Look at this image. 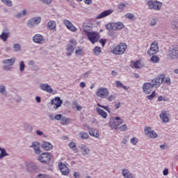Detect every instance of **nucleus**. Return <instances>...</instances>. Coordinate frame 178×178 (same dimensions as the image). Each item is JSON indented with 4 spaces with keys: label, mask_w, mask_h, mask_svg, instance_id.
I'll use <instances>...</instances> for the list:
<instances>
[{
    "label": "nucleus",
    "mask_w": 178,
    "mask_h": 178,
    "mask_svg": "<svg viewBox=\"0 0 178 178\" xmlns=\"http://www.w3.org/2000/svg\"><path fill=\"white\" fill-rule=\"evenodd\" d=\"M79 86H80L81 88H84L86 87V83L81 82Z\"/></svg>",
    "instance_id": "62"
},
{
    "label": "nucleus",
    "mask_w": 178,
    "mask_h": 178,
    "mask_svg": "<svg viewBox=\"0 0 178 178\" xmlns=\"http://www.w3.org/2000/svg\"><path fill=\"white\" fill-rule=\"evenodd\" d=\"M144 132L145 136L149 137L150 138H158V134L155 131L152 130L150 127H145L144 129Z\"/></svg>",
    "instance_id": "10"
},
{
    "label": "nucleus",
    "mask_w": 178,
    "mask_h": 178,
    "mask_svg": "<svg viewBox=\"0 0 178 178\" xmlns=\"http://www.w3.org/2000/svg\"><path fill=\"white\" fill-rule=\"evenodd\" d=\"M93 52L97 56H98L101 55V52H102V50H101V47L97 46L93 49Z\"/></svg>",
    "instance_id": "34"
},
{
    "label": "nucleus",
    "mask_w": 178,
    "mask_h": 178,
    "mask_svg": "<svg viewBox=\"0 0 178 178\" xmlns=\"http://www.w3.org/2000/svg\"><path fill=\"white\" fill-rule=\"evenodd\" d=\"M151 62H153L154 63H158V62H159V57L156 56H153L151 58H150Z\"/></svg>",
    "instance_id": "45"
},
{
    "label": "nucleus",
    "mask_w": 178,
    "mask_h": 178,
    "mask_svg": "<svg viewBox=\"0 0 178 178\" xmlns=\"http://www.w3.org/2000/svg\"><path fill=\"white\" fill-rule=\"evenodd\" d=\"M156 78L153 80H152L151 83H145L143 86V90L145 94H151L152 92V90L154 87L155 88H158L159 86L156 85Z\"/></svg>",
    "instance_id": "1"
},
{
    "label": "nucleus",
    "mask_w": 178,
    "mask_h": 178,
    "mask_svg": "<svg viewBox=\"0 0 178 178\" xmlns=\"http://www.w3.org/2000/svg\"><path fill=\"white\" fill-rule=\"evenodd\" d=\"M1 1L7 5V6H12V1L10 0H1Z\"/></svg>",
    "instance_id": "50"
},
{
    "label": "nucleus",
    "mask_w": 178,
    "mask_h": 178,
    "mask_svg": "<svg viewBox=\"0 0 178 178\" xmlns=\"http://www.w3.org/2000/svg\"><path fill=\"white\" fill-rule=\"evenodd\" d=\"M86 36L92 44H95V42L99 40V33H98V32L90 31V33H87Z\"/></svg>",
    "instance_id": "8"
},
{
    "label": "nucleus",
    "mask_w": 178,
    "mask_h": 178,
    "mask_svg": "<svg viewBox=\"0 0 178 178\" xmlns=\"http://www.w3.org/2000/svg\"><path fill=\"white\" fill-rule=\"evenodd\" d=\"M122 29H124V24L122 22H114V31H120V30H122Z\"/></svg>",
    "instance_id": "24"
},
{
    "label": "nucleus",
    "mask_w": 178,
    "mask_h": 178,
    "mask_svg": "<svg viewBox=\"0 0 178 178\" xmlns=\"http://www.w3.org/2000/svg\"><path fill=\"white\" fill-rule=\"evenodd\" d=\"M47 26L49 30H56V22L54 21H50L47 23Z\"/></svg>",
    "instance_id": "29"
},
{
    "label": "nucleus",
    "mask_w": 178,
    "mask_h": 178,
    "mask_svg": "<svg viewBox=\"0 0 178 178\" xmlns=\"http://www.w3.org/2000/svg\"><path fill=\"white\" fill-rule=\"evenodd\" d=\"M83 32L85 33V35H87L88 33L90 32V30L92 29V25L91 24L85 23L83 25Z\"/></svg>",
    "instance_id": "21"
},
{
    "label": "nucleus",
    "mask_w": 178,
    "mask_h": 178,
    "mask_svg": "<svg viewBox=\"0 0 178 178\" xmlns=\"http://www.w3.org/2000/svg\"><path fill=\"white\" fill-rule=\"evenodd\" d=\"M28 65L29 66H33L34 65V60H29V63H28Z\"/></svg>",
    "instance_id": "64"
},
{
    "label": "nucleus",
    "mask_w": 178,
    "mask_h": 178,
    "mask_svg": "<svg viewBox=\"0 0 178 178\" xmlns=\"http://www.w3.org/2000/svg\"><path fill=\"white\" fill-rule=\"evenodd\" d=\"M124 8H126V4L124 3H120L118 6V9L120 10V12H123Z\"/></svg>",
    "instance_id": "42"
},
{
    "label": "nucleus",
    "mask_w": 178,
    "mask_h": 178,
    "mask_svg": "<svg viewBox=\"0 0 178 178\" xmlns=\"http://www.w3.org/2000/svg\"><path fill=\"white\" fill-rule=\"evenodd\" d=\"M45 91L46 92H49V94H55V91L54 92V90L51 87V86L46 84L45 85Z\"/></svg>",
    "instance_id": "35"
},
{
    "label": "nucleus",
    "mask_w": 178,
    "mask_h": 178,
    "mask_svg": "<svg viewBox=\"0 0 178 178\" xmlns=\"http://www.w3.org/2000/svg\"><path fill=\"white\" fill-rule=\"evenodd\" d=\"M96 95L99 97V98H106V97L109 95V90H108L106 88L102 87L97 90Z\"/></svg>",
    "instance_id": "7"
},
{
    "label": "nucleus",
    "mask_w": 178,
    "mask_h": 178,
    "mask_svg": "<svg viewBox=\"0 0 178 178\" xmlns=\"http://www.w3.org/2000/svg\"><path fill=\"white\" fill-rule=\"evenodd\" d=\"M120 131H126L127 130V125L123 124L122 126L118 127Z\"/></svg>",
    "instance_id": "52"
},
{
    "label": "nucleus",
    "mask_w": 178,
    "mask_h": 178,
    "mask_svg": "<svg viewBox=\"0 0 178 178\" xmlns=\"http://www.w3.org/2000/svg\"><path fill=\"white\" fill-rule=\"evenodd\" d=\"M76 45H77V42L74 39H70L69 40V44L66 47L67 56H72V54L74 52Z\"/></svg>",
    "instance_id": "5"
},
{
    "label": "nucleus",
    "mask_w": 178,
    "mask_h": 178,
    "mask_svg": "<svg viewBox=\"0 0 178 178\" xmlns=\"http://www.w3.org/2000/svg\"><path fill=\"white\" fill-rule=\"evenodd\" d=\"M51 149H54V145L48 142H45V151H51Z\"/></svg>",
    "instance_id": "39"
},
{
    "label": "nucleus",
    "mask_w": 178,
    "mask_h": 178,
    "mask_svg": "<svg viewBox=\"0 0 178 178\" xmlns=\"http://www.w3.org/2000/svg\"><path fill=\"white\" fill-rule=\"evenodd\" d=\"M112 13H113V10H106L99 15H98L97 19H104V17H106V16L112 15Z\"/></svg>",
    "instance_id": "19"
},
{
    "label": "nucleus",
    "mask_w": 178,
    "mask_h": 178,
    "mask_svg": "<svg viewBox=\"0 0 178 178\" xmlns=\"http://www.w3.org/2000/svg\"><path fill=\"white\" fill-rule=\"evenodd\" d=\"M79 136H81V138L82 140H87L88 139V137H89L88 134L87 132H83V131L79 133Z\"/></svg>",
    "instance_id": "38"
},
{
    "label": "nucleus",
    "mask_w": 178,
    "mask_h": 178,
    "mask_svg": "<svg viewBox=\"0 0 178 178\" xmlns=\"http://www.w3.org/2000/svg\"><path fill=\"white\" fill-rule=\"evenodd\" d=\"M75 55L76 56H82V55H84V47L81 46L78 47L75 51Z\"/></svg>",
    "instance_id": "27"
},
{
    "label": "nucleus",
    "mask_w": 178,
    "mask_h": 178,
    "mask_svg": "<svg viewBox=\"0 0 178 178\" xmlns=\"http://www.w3.org/2000/svg\"><path fill=\"white\" fill-rule=\"evenodd\" d=\"M161 149H168V145H166V143H164L163 145H160Z\"/></svg>",
    "instance_id": "58"
},
{
    "label": "nucleus",
    "mask_w": 178,
    "mask_h": 178,
    "mask_svg": "<svg viewBox=\"0 0 178 178\" xmlns=\"http://www.w3.org/2000/svg\"><path fill=\"white\" fill-rule=\"evenodd\" d=\"M106 30H109V31H111V30H115V22L106 24Z\"/></svg>",
    "instance_id": "37"
},
{
    "label": "nucleus",
    "mask_w": 178,
    "mask_h": 178,
    "mask_svg": "<svg viewBox=\"0 0 178 178\" xmlns=\"http://www.w3.org/2000/svg\"><path fill=\"white\" fill-rule=\"evenodd\" d=\"M11 65H6L3 67L4 70H10Z\"/></svg>",
    "instance_id": "63"
},
{
    "label": "nucleus",
    "mask_w": 178,
    "mask_h": 178,
    "mask_svg": "<svg viewBox=\"0 0 178 178\" xmlns=\"http://www.w3.org/2000/svg\"><path fill=\"white\" fill-rule=\"evenodd\" d=\"M157 20L156 19H152L150 21V26H156Z\"/></svg>",
    "instance_id": "54"
},
{
    "label": "nucleus",
    "mask_w": 178,
    "mask_h": 178,
    "mask_svg": "<svg viewBox=\"0 0 178 178\" xmlns=\"http://www.w3.org/2000/svg\"><path fill=\"white\" fill-rule=\"evenodd\" d=\"M27 169L29 172H35V169H37V165L34 163H31L27 165Z\"/></svg>",
    "instance_id": "31"
},
{
    "label": "nucleus",
    "mask_w": 178,
    "mask_h": 178,
    "mask_svg": "<svg viewBox=\"0 0 178 178\" xmlns=\"http://www.w3.org/2000/svg\"><path fill=\"white\" fill-rule=\"evenodd\" d=\"M45 156H46V157H45L46 158V160H45L46 165H47L49 167L53 166L54 162L52 161V154H51V153L46 152Z\"/></svg>",
    "instance_id": "17"
},
{
    "label": "nucleus",
    "mask_w": 178,
    "mask_h": 178,
    "mask_svg": "<svg viewBox=\"0 0 178 178\" xmlns=\"http://www.w3.org/2000/svg\"><path fill=\"white\" fill-rule=\"evenodd\" d=\"M73 176H74V177H75V178H80V172H74L73 173Z\"/></svg>",
    "instance_id": "57"
},
{
    "label": "nucleus",
    "mask_w": 178,
    "mask_h": 178,
    "mask_svg": "<svg viewBox=\"0 0 178 178\" xmlns=\"http://www.w3.org/2000/svg\"><path fill=\"white\" fill-rule=\"evenodd\" d=\"M58 168H59L62 175H63V176H67V175H69V172H70L69 168H67V166H66V165H65V163H59Z\"/></svg>",
    "instance_id": "15"
},
{
    "label": "nucleus",
    "mask_w": 178,
    "mask_h": 178,
    "mask_svg": "<svg viewBox=\"0 0 178 178\" xmlns=\"http://www.w3.org/2000/svg\"><path fill=\"white\" fill-rule=\"evenodd\" d=\"M138 143V139L137 138H132L131 139V144H133V145H137Z\"/></svg>",
    "instance_id": "49"
},
{
    "label": "nucleus",
    "mask_w": 178,
    "mask_h": 178,
    "mask_svg": "<svg viewBox=\"0 0 178 178\" xmlns=\"http://www.w3.org/2000/svg\"><path fill=\"white\" fill-rule=\"evenodd\" d=\"M123 123V120L120 117H113L110 120L109 125L110 127L113 129H119V126Z\"/></svg>",
    "instance_id": "4"
},
{
    "label": "nucleus",
    "mask_w": 178,
    "mask_h": 178,
    "mask_svg": "<svg viewBox=\"0 0 178 178\" xmlns=\"http://www.w3.org/2000/svg\"><path fill=\"white\" fill-rule=\"evenodd\" d=\"M8 37H9V33H8L3 32L0 35V39L2 40L4 42L7 41Z\"/></svg>",
    "instance_id": "36"
},
{
    "label": "nucleus",
    "mask_w": 178,
    "mask_h": 178,
    "mask_svg": "<svg viewBox=\"0 0 178 178\" xmlns=\"http://www.w3.org/2000/svg\"><path fill=\"white\" fill-rule=\"evenodd\" d=\"M156 95L155 94V91H153L150 95L147 96V99H149L150 101H152V99H154V98H155Z\"/></svg>",
    "instance_id": "47"
},
{
    "label": "nucleus",
    "mask_w": 178,
    "mask_h": 178,
    "mask_svg": "<svg viewBox=\"0 0 178 178\" xmlns=\"http://www.w3.org/2000/svg\"><path fill=\"white\" fill-rule=\"evenodd\" d=\"M39 23H41V18L34 17L28 21L27 25H28V27H29V29H33V26L35 24H39Z\"/></svg>",
    "instance_id": "14"
},
{
    "label": "nucleus",
    "mask_w": 178,
    "mask_h": 178,
    "mask_svg": "<svg viewBox=\"0 0 178 178\" xmlns=\"http://www.w3.org/2000/svg\"><path fill=\"white\" fill-rule=\"evenodd\" d=\"M15 62H16V58L13 57L10 59H6L3 61L4 65H8L9 66H13L15 65Z\"/></svg>",
    "instance_id": "25"
},
{
    "label": "nucleus",
    "mask_w": 178,
    "mask_h": 178,
    "mask_svg": "<svg viewBox=\"0 0 178 178\" xmlns=\"http://www.w3.org/2000/svg\"><path fill=\"white\" fill-rule=\"evenodd\" d=\"M131 67H133L134 69H139L140 67V63L138 61L136 62H132L131 63Z\"/></svg>",
    "instance_id": "43"
},
{
    "label": "nucleus",
    "mask_w": 178,
    "mask_h": 178,
    "mask_svg": "<svg viewBox=\"0 0 178 178\" xmlns=\"http://www.w3.org/2000/svg\"><path fill=\"white\" fill-rule=\"evenodd\" d=\"M168 55L171 59L178 58V45L172 46L168 51Z\"/></svg>",
    "instance_id": "11"
},
{
    "label": "nucleus",
    "mask_w": 178,
    "mask_h": 178,
    "mask_svg": "<svg viewBox=\"0 0 178 178\" xmlns=\"http://www.w3.org/2000/svg\"><path fill=\"white\" fill-rule=\"evenodd\" d=\"M60 121L61 124H69V123H70V119L66 118L63 115H62Z\"/></svg>",
    "instance_id": "33"
},
{
    "label": "nucleus",
    "mask_w": 178,
    "mask_h": 178,
    "mask_svg": "<svg viewBox=\"0 0 178 178\" xmlns=\"http://www.w3.org/2000/svg\"><path fill=\"white\" fill-rule=\"evenodd\" d=\"M96 111L98 115H99V116H102V118H103L104 119H106V118H108V113H106V112H105L104 110L99 108H97Z\"/></svg>",
    "instance_id": "28"
},
{
    "label": "nucleus",
    "mask_w": 178,
    "mask_h": 178,
    "mask_svg": "<svg viewBox=\"0 0 178 178\" xmlns=\"http://www.w3.org/2000/svg\"><path fill=\"white\" fill-rule=\"evenodd\" d=\"M80 148L83 155H88L90 154V148L86 145H81Z\"/></svg>",
    "instance_id": "26"
},
{
    "label": "nucleus",
    "mask_w": 178,
    "mask_h": 178,
    "mask_svg": "<svg viewBox=\"0 0 178 178\" xmlns=\"http://www.w3.org/2000/svg\"><path fill=\"white\" fill-rule=\"evenodd\" d=\"M51 105H53V108L54 109H58V108H60L62 106V104H63V101L60 99V97H55L51 101Z\"/></svg>",
    "instance_id": "12"
},
{
    "label": "nucleus",
    "mask_w": 178,
    "mask_h": 178,
    "mask_svg": "<svg viewBox=\"0 0 178 178\" xmlns=\"http://www.w3.org/2000/svg\"><path fill=\"white\" fill-rule=\"evenodd\" d=\"M33 41L36 44H42L44 42V36L40 34H36L33 36Z\"/></svg>",
    "instance_id": "20"
},
{
    "label": "nucleus",
    "mask_w": 178,
    "mask_h": 178,
    "mask_svg": "<svg viewBox=\"0 0 178 178\" xmlns=\"http://www.w3.org/2000/svg\"><path fill=\"white\" fill-rule=\"evenodd\" d=\"M122 175L124 178H136L134 175H133V173H131L128 169H122Z\"/></svg>",
    "instance_id": "18"
},
{
    "label": "nucleus",
    "mask_w": 178,
    "mask_h": 178,
    "mask_svg": "<svg viewBox=\"0 0 178 178\" xmlns=\"http://www.w3.org/2000/svg\"><path fill=\"white\" fill-rule=\"evenodd\" d=\"M146 5L150 10H161L162 9V2L159 1L149 0L147 1Z\"/></svg>",
    "instance_id": "2"
},
{
    "label": "nucleus",
    "mask_w": 178,
    "mask_h": 178,
    "mask_svg": "<svg viewBox=\"0 0 178 178\" xmlns=\"http://www.w3.org/2000/svg\"><path fill=\"white\" fill-rule=\"evenodd\" d=\"M159 51V47H158V42L154 41L151 44L150 48L147 51V54L151 56L152 55H155V54H157Z\"/></svg>",
    "instance_id": "9"
},
{
    "label": "nucleus",
    "mask_w": 178,
    "mask_h": 178,
    "mask_svg": "<svg viewBox=\"0 0 178 178\" xmlns=\"http://www.w3.org/2000/svg\"><path fill=\"white\" fill-rule=\"evenodd\" d=\"M32 148H33L35 154H37L38 155L41 154V149H40V143H38V142L33 143Z\"/></svg>",
    "instance_id": "22"
},
{
    "label": "nucleus",
    "mask_w": 178,
    "mask_h": 178,
    "mask_svg": "<svg viewBox=\"0 0 178 178\" xmlns=\"http://www.w3.org/2000/svg\"><path fill=\"white\" fill-rule=\"evenodd\" d=\"M115 95H109L107 99L109 101V102H112V101L115 100Z\"/></svg>",
    "instance_id": "55"
},
{
    "label": "nucleus",
    "mask_w": 178,
    "mask_h": 178,
    "mask_svg": "<svg viewBox=\"0 0 178 178\" xmlns=\"http://www.w3.org/2000/svg\"><path fill=\"white\" fill-rule=\"evenodd\" d=\"M155 82L156 83V86H159V87L161 86V84L162 83H164V84H167L168 86H170V78L168 76H165L163 75H159L156 76Z\"/></svg>",
    "instance_id": "6"
},
{
    "label": "nucleus",
    "mask_w": 178,
    "mask_h": 178,
    "mask_svg": "<svg viewBox=\"0 0 178 178\" xmlns=\"http://www.w3.org/2000/svg\"><path fill=\"white\" fill-rule=\"evenodd\" d=\"M125 17L126 19H129L131 22H134V20H136V15L130 13H127Z\"/></svg>",
    "instance_id": "32"
},
{
    "label": "nucleus",
    "mask_w": 178,
    "mask_h": 178,
    "mask_svg": "<svg viewBox=\"0 0 178 178\" xmlns=\"http://www.w3.org/2000/svg\"><path fill=\"white\" fill-rule=\"evenodd\" d=\"M163 173L164 176H168V174L169 173V170L168 169L164 170Z\"/></svg>",
    "instance_id": "61"
},
{
    "label": "nucleus",
    "mask_w": 178,
    "mask_h": 178,
    "mask_svg": "<svg viewBox=\"0 0 178 178\" xmlns=\"http://www.w3.org/2000/svg\"><path fill=\"white\" fill-rule=\"evenodd\" d=\"M69 147L70 148H71V149H72V151H74V152H77V147H76V143L71 142L69 143Z\"/></svg>",
    "instance_id": "40"
},
{
    "label": "nucleus",
    "mask_w": 178,
    "mask_h": 178,
    "mask_svg": "<svg viewBox=\"0 0 178 178\" xmlns=\"http://www.w3.org/2000/svg\"><path fill=\"white\" fill-rule=\"evenodd\" d=\"M63 24H65V27H67V29L70 30V31H72V33H76V31H77V28H76V26L73 25L72 22L67 19H64Z\"/></svg>",
    "instance_id": "13"
},
{
    "label": "nucleus",
    "mask_w": 178,
    "mask_h": 178,
    "mask_svg": "<svg viewBox=\"0 0 178 178\" xmlns=\"http://www.w3.org/2000/svg\"><path fill=\"white\" fill-rule=\"evenodd\" d=\"M115 84H116V87H118V88H123L126 91L129 90V87L124 86L123 83H122V82H120V81H115Z\"/></svg>",
    "instance_id": "30"
},
{
    "label": "nucleus",
    "mask_w": 178,
    "mask_h": 178,
    "mask_svg": "<svg viewBox=\"0 0 178 178\" xmlns=\"http://www.w3.org/2000/svg\"><path fill=\"white\" fill-rule=\"evenodd\" d=\"M0 151H1L0 159H2L3 156H8V153H6V150H5V149H2L0 147Z\"/></svg>",
    "instance_id": "41"
},
{
    "label": "nucleus",
    "mask_w": 178,
    "mask_h": 178,
    "mask_svg": "<svg viewBox=\"0 0 178 178\" xmlns=\"http://www.w3.org/2000/svg\"><path fill=\"white\" fill-rule=\"evenodd\" d=\"M160 119H161L163 123H169V115L166 111H161L160 114Z\"/></svg>",
    "instance_id": "16"
},
{
    "label": "nucleus",
    "mask_w": 178,
    "mask_h": 178,
    "mask_svg": "<svg viewBox=\"0 0 178 178\" xmlns=\"http://www.w3.org/2000/svg\"><path fill=\"white\" fill-rule=\"evenodd\" d=\"M99 42L102 44V47H105V44H106V39H100Z\"/></svg>",
    "instance_id": "56"
},
{
    "label": "nucleus",
    "mask_w": 178,
    "mask_h": 178,
    "mask_svg": "<svg viewBox=\"0 0 178 178\" xmlns=\"http://www.w3.org/2000/svg\"><path fill=\"white\" fill-rule=\"evenodd\" d=\"M13 48L16 52H17L22 49V46L19 44H14Z\"/></svg>",
    "instance_id": "44"
},
{
    "label": "nucleus",
    "mask_w": 178,
    "mask_h": 178,
    "mask_svg": "<svg viewBox=\"0 0 178 178\" xmlns=\"http://www.w3.org/2000/svg\"><path fill=\"white\" fill-rule=\"evenodd\" d=\"M5 90H6L5 86H0V92L1 93L4 92Z\"/></svg>",
    "instance_id": "60"
},
{
    "label": "nucleus",
    "mask_w": 178,
    "mask_h": 178,
    "mask_svg": "<svg viewBox=\"0 0 178 178\" xmlns=\"http://www.w3.org/2000/svg\"><path fill=\"white\" fill-rule=\"evenodd\" d=\"M127 49V44L126 43H120L113 49L112 54L114 55H123Z\"/></svg>",
    "instance_id": "3"
},
{
    "label": "nucleus",
    "mask_w": 178,
    "mask_h": 178,
    "mask_svg": "<svg viewBox=\"0 0 178 178\" xmlns=\"http://www.w3.org/2000/svg\"><path fill=\"white\" fill-rule=\"evenodd\" d=\"M26 68V65H24V61H21L19 63V70L20 72H24Z\"/></svg>",
    "instance_id": "46"
},
{
    "label": "nucleus",
    "mask_w": 178,
    "mask_h": 178,
    "mask_svg": "<svg viewBox=\"0 0 178 178\" xmlns=\"http://www.w3.org/2000/svg\"><path fill=\"white\" fill-rule=\"evenodd\" d=\"M62 114H57L54 116V120H60L62 119Z\"/></svg>",
    "instance_id": "53"
},
{
    "label": "nucleus",
    "mask_w": 178,
    "mask_h": 178,
    "mask_svg": "<svg viewBox=\"0 0 178 178\" xmlns=\"http://www.w3.org/2000/svg\"><path fill=\"white\" fill-rule=\"evenodd\" d=\"M44 155H45V153H42L41 155L39 156V161L40 162H42V163H45V160L44 159Z\"/></svg>",
    "instance_id": "51"
},
{
    "label": "nucleus",
    "mask_w": 178,
    "mask_h": 178,
    "mask_svg": "<svg viewBox=\"0 0 178 178\" xmlns=\"http://www.w3.org/2000/svg\"><path fill=\"white\" fill-rule=\"evenodd\" d=\"M89 134L92 137H96V138H98L99 137V132L98 131V130L94 128L89 129Z\"/></svg>",
    "instance_id": "23"
},
{
    "label": "nucleus",
    "mask_w": 178,
    "mask_h": 178,
    "mask_svg": "<svg viewBox=\"0 0 178 178\" xmlns=\"http://www.w3.org/2000/svg\"><path fill=\"white\" fill-rule=\"evenodd\" d=\"M90 72H87L83 74V79H88V77L90 76Z\"/></svg>",
    "instance_id": "59"
},
{
    "label": "nucleus",
    "mask_w": 178,
    "mask_h": 178,
    "mask_svg": "<svg viewBox=\"0 0 178 178\" xmlns=\"http://www.w3.org/2000/svg\"><path fill=\"white\" fill-rule=\"evenodd\" d=\"M97 106H99V108H103L104 109H105V111H107V112L111 113V108H109V107L108 106H102L99 104H97Z\"/></svg>",
    "instance_id": "48"
}]
</instances>
